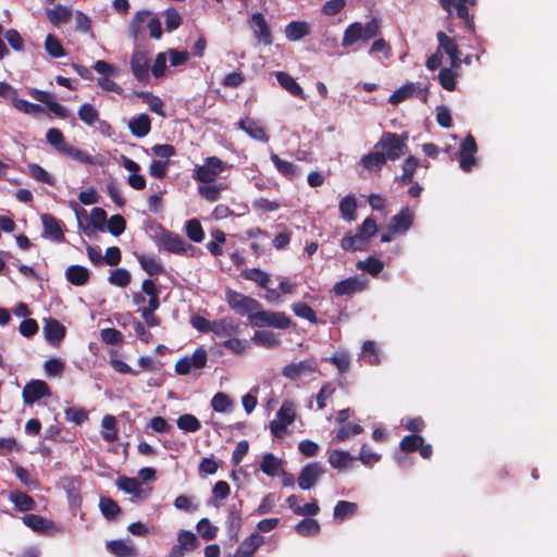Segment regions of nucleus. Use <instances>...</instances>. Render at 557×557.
<instances>
[{"instance_id":"nucleus-1","label":"nucleus","mask_w":557,"mask_h":557,"mask_svg":"<svg viewBox=\"0 0 557 557\" xmlns=\"http://www.w3.org/2000/svg\"><path fill=\"white\" fill-rule=\"evenodd\" d=\"M380 33L381 21L376 17L371 18L364 25L359 22L351 23L344 32L342 46L346 48L355 45L358 40L369 41L377 37Z\"/></svg>"},{"instance_id":"nucleus-2","label":"nucleus","mask_w":557,"mask_h":557,"mask_svg":"<svg viewBox=\"0 0 557 557\" xmlns=\"http://www.w3.org/2000/svg\"><path fill=\"white\" fill-rule=\"evenodd\" d=\"M250 324L253 327H274L287 330L294 325L292 319L284 311L264 310L262 306L250 317Z\"/></svg>"},{"instance_id":"nucleus-3","label":"nucleus","mask_w":557,"mask_h":557,"mask_svg":"<svg viewBox=\"0 0 557 557\" xmlns=\"http://www.w3.org/2000/svg\"><path fill=\"white\" fill-rule=\"evenodd\" d=\"M407 134L400 137L396 133L384 132L380 140L374 145L375 150L384 152L386 160H398L407 150Z\"/></svg>"},{"instance_id":"nucleus-4","label":"nucleus","mask_w":557,"mask_h":557,"mask_svg":"<svg viewBox=\"0 0 557 557\" xmlns=\"http://www.w3.org/2000/svg\"><path fill=\"white\" fill-rule=\"evenodd\" d=\"M225 300L235 313L247 317L249 321L250 317L261 307V302L257 299L231 288L225 290Z\"/></svg>"},{"instance_id":"nucleus-5","label":"nucleus","mask_w":557,"mask_h":557,"mask_svg":"<svg viewBox=\"0 0 557 557\" xmlns=\"http://www.w3.org/2000/svg\"><path fill=\"white\" fill-rule=\"evenodd\" d=\"M440 4L447 12V17H453L456 14L469 32L474 33V17L469 10L476 4V0H440Z\"/></svg>"},{"instance_id":"nucleus-6","label":"nucleus","mask_w":557,"mask_h":557,"mask_svg":"<svg viewBox=\"0 0 557 557\" xmlns=\"http://www.w3.org/2000/svg\"><path fill=\"white\" fill-rule=\"evenodd\" d=\"M145 23L146 27L149 29L150 37L160 39L162 36L161 22L158 16L151 15L149 11H139L134 15L129 26L132 36L137 39Z\"/></svg>"},{"instance_id":"nucleus-7","label":"nucleus","mask_w":557,"mask_h":557,"mask_svg":"<svg viewBox=\"0 0 557 557\" xmlns=\"http://www.w3.org/2000/svg\"><path fill=\"white\" fill-rule=\"evenodd\" d=\"M23 523L32 531L44 536H55L64 532L60 523L36 513H25L22 517Z\"/></svg>"},{"instance_id":"nucleus-8","label":"nucleus","mask_w":557,"mask_h":557,"mask_svg":"<svg viewBox=\"0 0 557 557\" xmlns=\"http://www.w3.org/2000/svg\"><path fill=\"white\" fill-rule=\"evenodd\" d=\"M240 276L247 281L255 282L259 287L265 289L264 299L270 304H277L282 301L281 294L274 289L270 288L269 284L271 282V276L267 272L262 271L259 268H250L242 271Z\"/></svg>"},{"instance_id":"nucleus-9","label":"nucleus","mask_w":557,"mask_h":557,"mask_svg":"<svg viewBox=\"0 0 557 557\" xmlns=\"http://www.w3.org/2000/svg\"><path fill=\"white\" fill-rule=\"evenodd\" d=\"M225 169L226 163L220 158L208 157L205 159L202 165L196 166L193 177L199 183L210 184L213 183Z\"/></svg>"},{"instance_id":"nucleus-10","label":"nucleus","mask_w":557,"mask_h":557,"mask_svg":"<svg viewBox=\"0 0 557 557\" xmlns=\"http://www.w3.org/2000/svg\"><path fill=\"white\" fill-rule=\"evenodd\" d=\"M158 244L166 251L175 255L191 256L195 250V247L186 243L182 236L165 228H162Z\"/></svg>"},{"instance_id":"nucleus-11","label":"nucleus","mask_w":557,"mask_h":557,"mask_svg":"<svg viewBox=\"0 0 557 557\" xmlns=\"http://www.w3.org/2000/svg\"><path fill=\"white\" fill-rule=\"evenodd\" d=\"M476 151L478 145L475 138L471 134H468L466 138L461 141L460 149L458 152L459 166L462 171L470 172L476 164Z\"/></svg>"},{"instance_id":"nucleus-12","label":"nucleus","mask_w":557,"mask_h":557,"mask_svg":"<svg viewBox=\"0 0 557 557\" xmlns=\"http://www.w3.org/2000/svg\"><path fill=\"white\" fill-rule=\"evenodd\" d=\"M150 54L146 50L136 49L131 58V69L135 78L141 83L149 82Z\"/></svg>"},{"instance_id":"nucleus-13","label":"nucleus","mask_w":557,"mask_h":557,"mask_svg":"<svg viewBox=\"0 0 557 557\" xmlns=\"http://www.w3.org/2000/svg\"><path fill=\"white\" fill-rule=\"evenodd\" d=\"M400 450L405 453L419 451L423 459H430L433 454L431 444L424 442V438L419 434L406 435L399 443Z\"/></svg>"},{"instance_id":"nucleus-14","label":"nucleus","mask_w":557,"mask_h":557,"mask_svg":"<svg viewBox=\"0 0 557 557\" xmlns=\"http://www.w3.org/2000/svg\"><path fill=\"white\" fill-rule=\"evenodd\" d=\"M249 26L259 42H262L264 46H271L273 44L271 28L262 13H252L249 20Z\"/></svg>"},{"instance_id":"nucleus-15","label":"nucleus","mask_w":557,"mask_h":557,"mask_svg":"<svg viewBox=\"0 0 557 557\" xmlns=\"http://www.w3.org/2000/svg\"><path fill=\"white\" fill-rule=\"evenodd\" d=\"M51 391L49 385L41 380H32L25 384L22 397L26 405H33L44 397H50Z\"/></svg>"},{"instance_id":"nucleus-16","label":"nucleus","mask_w":557,"mask_h":557,"mask_svg":"<svg viewBox=\"0 0 557 557\" xmlns=\"http://www.w3.org/2000/svg\"><path fill=\"white\" fill-rule=\"evenodd\" d=\"M418 96L425 103L428 101V88H421L413 83H407L396 89L388 98L391 104H398L412 96Z\"/></svg>"},{"instance_id":"nucleus-17","label":"nucleus","mask_w":557,"mask_h":557,"mask_svg":"<svg viewBox=\"0 0 557 557\" xmlns=\"http://www.w3.org/2000/svg\"><path fill=\"white\" fill-rule=\"evenodd\" d=\"M41 222L44 226V236L50 238L55 243H64V223L61 220H58L54 215L50 213L41 214Z\"/></svg>"},{"instance_id":"nucleus-18","label":"nucleus","mask_w":557,"mask_h":557,"mask_svg":"<svg viewBox=\"0 0 557 557\" xmlns=\"http://www.w3.org/2000/svg\"><path fill=\"white\" fill-rule=\"evenodd\" d=\"M29 96L36 101L47 106L48 110L60 119H66L70 115L69 110L53 100V96L45 90L32 88L28 91Z\"/></svg>"},{"instance_id":"nucleus-19","label":"nucleus","mask_w":557,"mask_h":557,"mask_svg":"<svg viewBox=\"0 0 557 557\" xmlns=\"http://www.w3.org/2000/svg\"><path fill=\"white\" fill-rule=\"evenodd\" d=\"M367 287V280H361L358 276H350L335 283L331 292L338 297L352 296L356 293L364 290Z\"/></svg>"},{"instance_id":"nucleus-20","label":"nucleus","mask_w":557,"mask_h":557,"mask_svg":"<svg viewBox=\"0 0 557 557\" xmlns=\"http://www.w3.org/2000/svg\"><path fill=\"white\" fill-rule=\"evenodd\" d=\"M323 473L324 469L319 462L308 463L299 473L298 486L305 491L312 488Z\"/></svg>"},{"instance_id":"nucleus-21","label":"nucleus","mask_w":557,"mask_h":557,"mask_svg":"<svg viewBox=\"0 0 557 557\" xmlns=\"http://www.w3.org/2000/svg\"><path fill=\"white\" fill-rule=\"evenodd\" d=\"M317 370L318 367L313 360H302L286 364L282 370V374L289 380H297L301 376L312 374Z\"/></svg>"},{"instance_id":"nucleus-22","label":"nucleus","mask_w":557,"mask_h":557,"mask_svg":"<svg viewBox=\"0 0 557 557\" xmlns=\"http://www.w3.org/2000/svg\"><path fill=\"white\" fill-rule=\"evenodd\" d=\"M116 486L121 491L131 494L139 499L147 498L148 494L151 491V488H143L141 483L137 479L125 475H121L116 479Z\"/></svg>"},{"instance_id":"nucleus-23","label":"nucleus","mask_w":557,"mask_h":557,"mask_svg":"<svg viewBox=\"0 0 557 557\" xmlns=\"http://www.w3.org/2000/svg\"><path fill=\"white\" fill-rule=\"evenodd\" d=\"M240 332V322L232 317L213 320L212 333L216 336L231 337Z\"/></svg>"},{"instance_id":"nucleus-24","label":"nucleus","mask_w":557,"mask_h":557,"mask_svg":"<svg viewBox=\"0 0 557 557\" xmlns=\"http://www.w3.org/2000/svg\"><path fill=\"white\" fill-rule=\"evenodd\" d=\"M413 218L412 210L405 207L391 219L388 230L393 233H405L412 226Z\"/></svg>"},{"instance_id":"nucleus-25","label":"nucleus","mask_w":557,"mask_h":557,"mask_svg":"<svg viewBox=\"0 0 557 557\" xmlns=\"http://www.w3.org/2000/svg\"><path fill=\"white\" fill-rule=\"evenodd\" d=\"M44 334H45L46 339L50 344L58 346L59 343L64 338V336L66 334V329L57 319L49 318L45 322Z\"/></svg>"},{"instance_id":"nucleus-26","label":"nucleus","mask_w":557,"mask_h":557,"mask_svg":"<svg viewBox=\"0 0 557 557\" xmlns=\"http://www.w3.org/2000/svg\"><path fill=\"white\" fill-rule=\"evenodd\" d=\"M238 127L243 129L249 137L255 140L267 143L269 141V136L260 123L253 119L246 117L242 119L238 123Z\"/></svg>"},{"instance_id":"nucleus-27","label":"nucleus","mask_w":557,"mask_h":557,"mask_svg":"<svg viewBox=\"0 0 557 557\" xmlns=\"http://www.w3.org/2000/svg\"><path fill=\"white\" fill-rule=\"evenodd\" d=\"M65 278L74 286H84L90 280V272L79 264H72L65 270Z\"/></svg>"},{"instance_id":"nucleus-28","label":"nucleus","mask_w":557,"mask_h":557,"mask_svg":"<svg viewBox=\"0 0 557 557\" xmlns=\"http://www.w3.org/2000/svg\"><path fill=\"white\" fill-rule=\"evenodd\" d=\"M278 84L290 95L299 99L306 100V95L301 86L288 73L280 71L275 74Z\"/></svg>"},{"instance_id":"nucleus-29","label":"nucleus","mask_w":557,"mask_h":557,"mask_svg":"<svg viewBox=\"0 0 557 557\" xmlns=\"http://www.w3.org/2000/svg\"><path fill=\"white\" fill-rule=\"evenodd\" d=\"M128 128L135 137L143 138L151 131V119L148 114L141 113L129 120Z\"/></svg>"},{"instance_id":"nucleus-30","label":"nucleus","mask_w":557,"mask_h":557,"mask_svg":"<svg viewBox=\"0 0 557 557\" xmlns=\"http://www.w3.org/2000/svg\"><path fill=\"white\" fill-rule=\"evenodd\" d=\"M9 500L14 504L18 511L26 512L34 510L37 506L35 499L20 490H13L9 494Z\"/></svg>"},{"instance_id":"nucleus-31","label":"nucleus","mask_w":557,"mask_h":557,"mask_svg":"<svg viewBox=\"0 0 557 557\" xmlns=\"http://www.w3.org/2000/svg\"><path fill=\"white\" fill-rule=\"evenodd\" d=\"M251 341L259 347H263L267 349H274L281 345V339L278 335L273 333L272 331L261 330L256 331Z\"/></svg>"},{"instance_id":"nucleus-32","label":"nucleus","mask_w":557,"mask_h":557,"mask_svg":"<svg viewBox=\"0 0 557 557\" xmlns=\"http://www.w3.org/2000/svg\"><path fill=\"white\" fill-rule=\"evenodd\" d=\"M284 33L289 41H298L310 34V26L305 21H293L285 26Z\"/></svg>"},{"instance_id":"nucleus-33","label":"nucleus","mask_w":557,"mask_h":557,"mask_svg":"<svg viewBox=\"0 0 557 557\" xmlns=\"http://www.w3.org/2000/svg\"><path fill=\"white\" fill-rule=\"evenodd\" d=\"M341 247L345 251H363L368 247V243L356 232H348L341 240Z\"/></svg>"},{"instance_id":"nucleus-34","label":"nucleus","mask_w":557,"mask_h":557,"mask_svg":"<svg viewBox=\"0 0 557 557\" xmlns=\"http://www.w3.org/2000/svg\"><path fill=\"white\" fill-rule=\"evenodd\" d=\"M46 15L52 25L60 26L71 20L72 11L64 5L58 4L54 8L47 9Z\"/></svg>"},{"instance_id":"nucleus-35","label":"nucleus","mask_w":557,"mask_h":557,"mask_svg":"<svg viewBox=\"0 0 557 557\" xmlns=\"http://www.w3.org/2000/svg\"><path fill=\"white\" fill-rule=\"evenodd\" d=\"M270 159L276 170L287 180H293L297 175L298 168L293 162L283 160L278 154L272 152Z\"/></svg>"},{"instance_id":"nucleus-36","label":"nucleus","mask_w":557,"mask_h":557,"mask_svg":"<svg viewBox=\"0 0 557 557\" xmlns=\"http://www.w3.org/2000/svg\"><path fill=\"white\" fill-rule=\"evenodd\" d=\"M386 161L384 152L375 150L364 154L361 159V164L369 171H380Z\"/></svg>"},{"instance_id":"nucleus-37","label":"nucleus","mask_w":557,"mask_h":557,"mask_svg":"<svg viewBox=\"0 0 557 557\" xmlns=\"http://www.w3.org/2000/svg\"><path fill=\"white\" fill-rule=\"evenodd\" d=\"M419 166V161L416 157L409 156L405 159L403 163V173L399 177L395 180L399 182L401 185H409L413 181V175L416 173L417 168Z\"/></svg>"},{"instance_id":"nucleus-38","label":"nucleus","mask_w":557,"mask_h":557,"mask_svg":"<svg viewBox=\"0 0 557 557\" xmlns=\"http://www.w3.org/2000/svg\"><path fill=\"white\" fill-rule=\"evenodd\" d=\"M358 505L352 502L338 500L334 507L333 517L336 521L342 522L346 518L356 515Z\"/></svg>"},{"instance_id":"nucleus-39","label":"nucleus","mask_w":557,"mask_h":557,"mask_svg":"<svg viewBox=\"0 0 557 557\" xmlns=\"http://www.w3.org/2000/svg\"><path fill=\"white\" fill-rule=\"evenodd\" d=\"M338 208L341 216L344 220L348 222L356 220L357 200L354 195L343 197L339 201Z\"/></svg>"},{"instance_id":"nucleus-40","label":"nucleus","mask_w":557,"mask_h":557,"mask_svg":"<svg viewBox=\"0 0 557 557\" xmlns=\"http://www.w3.org/2000/svg\"><path fill=\"white\" fill-rule=\"evenodd\" d=\"M108 549L116 557H136L137 550L122 540H113L107 543Z\"/></svg>"},{"instance_id":"nucleus-41","label":"nucleus","mask_w":557,"mask_h":557,"mask_svg":"<svg viewBox=\"0 0 557 557\" xmlns=\"http://www.w3.org/2000/svg\"><path fill=\"white\" fill-rule=\"evenodd\" d=\"M99 508L103 517L108 520H115L121 513V507L111 497L101 496L99 499Z\"/></svg>"},{"instance_id":"nucleus-42","label":"nucleus","mask_w":557,"mask_h":557,"mask_svg":"<svg viewBox=\"0 0 557 557\" xmlns=\"http://www.w3.org/2000/svg\"><path fill=\"white\" fill-rule=\"evenodd\" d=\"M136 95L148 104L152 112L160 116H165L164 103L160 97L153 95L151 91H138Z\"/></svg>"},{"instance_id":"nucleus-43","label":"nucleus","mask_w":557,"mask_h":557,"mask_svg":"<svg viewBox=\"0 0 557 557\" xmlns=\"http://www.w3.org/2000/svg\"><path fill=\"white\" fill-rule=\"evenodd\" d=\"M356 268L366 271L372 276L379 275L384 269V262L375 257H368L366 260H359Z\"/></svg>"},{"instance_id":"nucleus-44","label":"nucleus","mask_w":557,"mask_h":557,"mask_svg":"<svg viewBox=\"0 0 557 557\" xmlns=\"http://www.w3.org/2000/svg\"><path fill=\"white\" fill-rule=\"evenodd\" d=\"M138 261L143 270L149 276H156L163 273L162 264L153 256L141 255L138 257Z\"/></svg>"},{"instance_id":"nucleus-45","label":"nucleus","mask_w":557,"mask_h":557,"mask_svg":"<svg viewBox=\"0 0 557 557\" xmlns=\"http://www.w3.org/2000/svg\"><path fill=\"white\" fill-rule=\"evenodd\" d=\"M352 461L354 457L348 451L344 450H333L329 456V463L334 469L347 468Z\"/></svg>"},{"instance_id":"nucleus-46","label":"nucleus","mask_w":557,"mask_h":557,"mask_svg":"<svg viewBox=\"0 0 557 557\" xmlns=\"http://www.w3.org/2000/svg\"><path fill=\"white\" fill-rule=\"evenodd\" d=\"M295 530L301 536H314L320 532V524L315 519L306 518L296 524Z\"/></svg>"},{"instance_id":"nucleus-47","label":"nucleus","mask_w":557,"mask_h":557,"mask_svg":"<svg viewBox=\"0 0 557 557\" xmlns=\"http://www.w3.org/2000/svg\"><path fill=\"white\" fill-rule=\"evenodd\" d=\"M176 424L178 429L188 433H194L201 429L199 419L190 413L180 416L176 420Z\"/></svg>"},{"instance_id":"nucleus-48","label":"nucleus","mask_w":557,"mask_h":557,"mask_svg":"<svg viewBox=\"0 0 557 557\" xmlns=\"http://www.w3.org/2000/svg\"><path fill=\"white\" fill-rule=\"evenodd\" d=\"M293 312L301 319L309 321L310 323H318L315 311L306 302L297 301L292 305Z\"/></svg>"},{"instance_id":"nucleus-49","label":"nucleus","mask_w":557,"mask_h":557,"mask_svg":"<svg viewBox=\"0 0 557 557\" xmlns=\"http://www.w3.org/2000/svg\"><path fill=\"white\" fill-rule=\"evenodd\" d=\"M281 468V460H278L273 454L267 453L260 462L261 471L269 475L274 476L277 474Z\"/></svg>"},{"instance_id":"nucleus-50","label":"nucleus","mask_w":557,"mask_h":557,"mask_svg":"<svg viewBox=\"0 0 557 557\" xmlns=\"http://www.w3.org/2000/svg\"><path fill=\"white\" fill-rule=\"evenodd\" d=\"M263 543V536L259 532H253L242 542L238 548L251 557Z\"/></svg>"},{"instance_id":"nucleus-51","label":"nucleus","mask_w":557,"mask_h":557,"mask_svg":"<svg viewBox=\"0 0 557 557\" xmlns=\"http://www.w3.org/2000/svg\"><path fill=\"white\" fill-rule=\"evenodd\" d=\"M101 426L106 430L102 437L106 442L112 443L117 440L116 419L114 416L107 414L102 418Z\"/></svg>"},{"instance_id":"nucleus-52","label":"nucleus","mask_w":557,"mask_h":557,"mask_svg":"<svg viewBox=\"0 0 557 557\" xmlns=\"http://www.w3.org/2000/svg\"><path fill=\"white\" fill-rule=\"evenodd\" d=\"M61 153L84 164L94 163V158L89 153L81 150L79 148L71 144H67V146L63 148V151Z\"/></svg>"},{"instance_id":"nucleus-53","label":"nucleus","mask_w":557,"mask_h":557,"mask_svg":"<svg viewBox=\"0 0 557 557\" xmlns=\"http://www.w3.org/2000/svg\"><path fill=\"white\" fill-rule=\"evenodd\" d=\"M186 235L194 243H201L205 238V232L201 223L197 219H191L186 222Z\"/></svg>"},{"instance_id":"nucleus-54","label":"nucleus","mask_w":557,"mask_h":557,"mask_svg":"<svg viewBox=\"0 0 557 557\" xmlns=\"http://www.w3.org/2000/svg\"><path fill=\"white\" fill-rule=\"evenodd\" d=\"M78 117L85 124L91 126L99 120V112L90 103H84L78 108Z\"/></svg>"},{"instance_id":"nucleus-55","label":"nucleus","mask_w":557,"mask_h":557,"mask_svg":"<svg viewBox=\"0 0 557 557\" xmlns=\"http://www.w3.org/2000/svg\"><path fill=\"white\" fill-rule=\"evenodd\" d=\"M45 50L51 58H61L65 55V49L60 40L53 36L48 35L45 40Z\"/></svg>"},{"instance_id":"nucleus-56","label":"nucleus","mask_w":557,"mask_h":557,"mask_svg":"<svg viewBox=\"0 0 557 557\" xmlns=\"http://www.w3.org/2000/svg\"><path fill=\"white\" fill-rule=\"evenodd\" d=\"M46 139L58 152H62L63 148L69 144L65 141L63 133L54 127L48 129Z\"/></svg>"},{"instance_id":"nucleus-57","label":"nucleus","mask_w":557,"mask_h":557,"mask_svg":"<svg viewBox=\"0 0 557 557\" xmlns=\"http://www.w3.org/2000/svg\"><path fill=\"white\" fill-rule=\"evenodd\" d=\"M13 106L18 111L29 114V115H38L44 112V109L40 104L32 103L25 99L13 98Z\"/></svg>"},{"instance_id":"nucleus-58","label":"nucleus","mask_w":557,"mask_h":557,"mask_svg":"<svg viewBox=\"0 0 557 557\" xmlns=\"http://www.w3.org/2000/svg\"><path fill=\"white\" fill-rule=\"evenodd\" d=\"M177 544L190 553L198 547V540L191 531L181 530L177 535Z\"/></svg>"},{"instance_id":"nucleus-59","label":"nucleus","mask_w":557,"mask_h":557,"mask_svg":"<svg viewBox=\"0 0 557 557\" xmlns=\"http://www.w3.org/2000/svg\"><path fill=\"white\" fill-rule=\"evenodd\" d=\"M131 273L126 269L122 268L112 270L108 278L110 284L119 287H126L131 283Z\"/></svg>"},{"instance_id":"nucleus-60","label":"nucleus","mask_w":557,"mask_h":557,"mask_svg":"<svg viewBox=\"0 0 557 557\" xmlns=\"http://www.w3.org/2000/svg\"><path fill=\"white\" fill-rule=\"evenodd\" d=\"M29 175L35 178L36 181L40 183H45L48 185H53L54 180L53 177L39 164L37 163H29L27 165Z\"/></svg>"},{"instance_id":"nucleus-61","label":"nucleus","mask_w":557,"mask_h":557,"mask_svg":"<svg viewBox=\"0 0 557 557\" xmlns=\"http://www.w3.org/2000/svg\"><path fill=\"white\" fill-rule=\"evenodd\" d=\"M456 77L457 74L451 69L442 67L438 73V82L441 86L448 91L456 89Z\"/></svg>"},{"instance_id":"nucleus-62","label":"nucleus","mask_w":557,"mask_h":557,"mask_svg":"<svg viewBox=\"0 0 557 557\" xmlns=\"http://www.w3.org/2000/svg\"><path fill=\"white\" fill-rule=\"evenodd\" d=\"M295 416L296 413L293 403L285 400L277 410L275 419L289 425L294 422Z\"/></svg>"},{"instance_id":"nucleus-63","label":"nucleus","mask_w":557,"mask_h":557,"mask_svg":"<svg viewBox=\"0 0 557 557\" xmlns=\"http://www.w3.org/2000/svg\"><path fill=\"white\" fill-rule=\"evenodd\" d=\"M436 38L438 41V48L443 49L446 54L453 55L454 53H458L459 49L456 41L447 36L444 32H438L436 34Z\"/></svg>"},{"instance_id":"nucleus-64","label":"nucleus","mask_w":557,"mask_h":557,"mask_svg":"<svg viewBox=\"0 0 557 557\" xmlns=\"http://www.w3.org/2000/svg\"><path fill=\"white\" fill-rule=\"evenodd\" d=\"M232 405L233 403L230 396L222 392L216 393L211 400V407L216 412H225Z\"/></svg>"}]
</instances>
